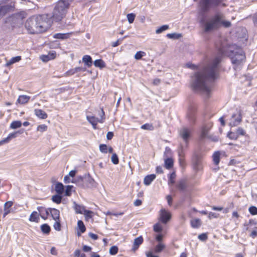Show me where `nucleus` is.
<instances>
[{
  "label": "nucleus",
  "instance_id": "obj_5",
  "mask_svg": "<svg viewBox=\"0 0 257 257\" xmlns=\"http://www.w3.org/2000/svg\"><path fill=\"white\" fill-rule=\"evenodd\" d=\"M68 8V3H65L63 1H59L53 11V20L56 22L61 21L65 16Z\"/></svg>",
  "mask_w": 257,
  "mask_h": 257
},
{
  "label": "nucleus",
  "instance_id": "obj_64",
  "mask_svg": "<svg viewBox=\"0 0 257 257\" xmlns=\"http://www.w3.org/2000/svg\"><path fill=\"white\" fill-rule=\"evenodd\" d=\"M89 236L94 240H96L98 238L97 235L91 232L89 233Z\"/></svg>",
  "mask_w": 257,
  "mask_h": 257
},
{
  "label": "nucleus",
  "instance_id": "obj_50",
  "mask_svg": "<svg viewBox=\"0 0 257 257\" xmlns=\"http://www.w3.org/2000/svg\"><path fill=\"white\" fill-rule=\"evenodd\" d=\"M100 151L103 153H107V146L105 144H101L99 146Z\"/></svg>",
  "mask_w": 257,
  "mask_h": 257
},
{
  "label": "nucleus",
  "instance_id": "obj_3",
  "mask_svg": "<svg viewBox=\"0 0 257 257\" xmlns=\"http://www.w3.org/2000/svg\"><path fill=\"white\" fill-rule=\"evenodd\" d=\"M220 53L222 55H227L231 58L235 70L240 69V66L245 59V56L242 50L236 45L229 46L226 50L221 48L220 50Z\"/></svg>",
  "mask_w": 257,
  "mask_h": 257
},
{
  "label": "nucleus",
  "instance_id": "obj_29",
  "mask_svg": "<svg viewBox=\"0 0 257 257\" xmlns=\"http://www.w3.org/2000/svg\"><path fill=\"white\" fill-rule=\"evenodd\" d=\"M55 191L59 194H61L64 191V186L61 183H57L55 185Z\"/></svg>",
  "mask_w": 257,
  "mask_h": 257
},
{
  "label": "nucleus",
  "instance_id": "obj_6",
  "mask_svg": "<svg viewBox=\"0 0 257 257\" xmlns=\"http://www.w3.org/2000/svg\"><path fill=\"white\" fill-rule=\"evenodd\" d=\"M223 0H200L199 2L200 11L202 13H205L211 8L218 6Z\"/></svg>",
  "mask_w": 257,
  "mask_h": 257
},
{
  "label": "nucleus",
  "instance_id": "obj_20",
  "mask_svg": "<svg viewBox=\"0 0 257 257\" xmlns=\"http://www.w3.org/2000/svg\"><path fill=\"white\" fill-rule=\"evenodd\" d=\"M156 175L155 174H151L146 176L144 179V183L145 185L148 186L155 179Z\"/></svg>",
  "mask_w": 257,
  "mask_h": 257
},
{
  "label": "nucleus",
  "instance_id": "obj_62",
  "mask_svg": "<svg viewBox=\"0 0 257 257\" xmlns=\"http://www.w3.org/2000/svg\"><path fill=\"white\" fill-rule=\"evenodd\" d=\"M113 136V133L112 132H109L107 133L106 138H107V140H110L112 139Z\"/></svg>",
  "mask_w": 257,
  "mask_h": 257
},
{
  "label": "nucleus",
  "instance_id": "obj_17",
  "mask_svg": "<svg viewBox=\"0 0 257 257\" xmlns=\"http://www.w3.org/2000/svg\"><path fill=\"white\" fill-rule=\"evenodd\" d=\"M29 220L31 222H39L40 220L39 212L35 211H33L30 216Z\"/></svg>",
  "mask_w": 257,
  "mask_h": 257
},
{
  "label": "nucleus",
  "instance_id": "obj_57",
  "mask_svg": "<svg viewBox=\"0 0 257 257\" xmlns=\"http://www.w3.org/2000/svg\"><path fill=\"white\" fill-rule=\"evenodd\" d=\"M198 238L202 241L206 240L207 238V235L206 233H201L198 235Z\"/></svg>",
  "mask_w": 257,
  "mask_h": 257
},
{
  "label": "nucleus",
  "instance_id": "obj_49",
  "mask_svg": "<svg viewBox=\"0 0 257 257\" xmlns=\"http://www.w3.org/2000/svg\"><path fill=\"white\" fill-rule=\"evenodd\" d=\"M127 36H124L123 38H121V39H118L115 42H113L111 43V46L112 47H117V46H118L120 43L121 42V41L125 38H126Z\"/></svg>",
  "mask_w": 257,
  "mask_h": 257
},
{
  "label": "nucleus",
  "instance_id": "obj_60",
  "mask_svg": "<svg viewBox=\"0 0 257 257\" xmlns=\"http://www.w3.org/2000/svg\"><path fill=\"white\" fill-rule=\"evenodd\" d=\"M13 205V202L12 201H8L5 203L4 205V208H6L9 209Z\"/></svg>",
  "mask_w": 257,
  "mask_h": 257
},
{
  "label": "nucleus",
  "instance_id": "obj_23",
  "mask_svg": "<svg viewBox=\"0 0 257 257\" xmlns=\"http://www.w3.org/2000/svg\"><path fill=\"white\" fill-rule=\"evenodd\" d=\"M17 132L10 134L6 138L4 139L0 142V144H2L8 143L11 139L15 138L17 137Z\"/></svg>",
  "mask_w": 257,
  "mask_h": 257
},
{
  "label": "nucleus",
  "instance_id": "obj_37",
  "mask_svg": "<svg viewBox=\"0 0 257 257\" xmlns=\"http://www.w3.org/2000/svg\"><path fill=\"white\" fill-rule=\"evenodd\" d=\"M165 248V245L162 243H159L155 248V252L156 253L160 252Z\"/></svg>",
  "mask_w": 257,
  "mask_h": 257
},
{
  "label": "nucleus",
  "instance_id": "obj_22",
  "mask_svg": "<svg viewBox=\"0 0 257 257\" xmlns=\"http://www.w3.org/2000/svg\"><path fill=\"white\" fill-rule=\"evenodd\" d=\"M30 99V96L26 95H22L19 97L17 101L21 104H25L29 101Z\"/></svg>",
  "mask_w": 257,
  "mask_h": 257
},
{
  "label": "nucleus",
  "instance_id": "obj_13",
  "mask_svg": "<svg viewBox=\"0 0 257 257\" xmlns=\"http://www.w3.org/2000/svg\"><path fill=\"white\" fill-rule=\"evenodd\" d=\"M14 6L11 5H5L0 7V17L4 16L8 12L13 11Z\"/></svg>",
  "mask_w": 257,
  "mask_h": 257
},
{
  "label": "nucleus",
  "instance_id": "obj_1",
  "mask_svg": "<svg viewBox=\"0 0 257 257\" xmlns=\"http://www.w3.org/2000/svg\"><path fill=\"white\" fill-rule=\"evenodd\" d=\"M220 61L221 56H216L191 76L190 85L193 90L209 96L211 83L219 76Z\"/></svg>",
  "mask_w": 257,
  "mask_h": 257
},
{
  "label": "nucleus",
  "instance_id": "obj_40",
  "mask_svg": "<svg viewBox=\"0 0 257 257\" xmlns=\"http://www.w3.org/2000/svg\"><path fill=\"white\" fill-rule=\"evenodd\" d=\"M128 22L130 24H132L134 22L136 15L133 13L128 14L126 16Z\"/></svg>",
  "mask_w": 257,
  "mask_h": 257
},
{
  "label": "nucleus",
  "instance_id": "obj_32",
  "mask_svg": "<svg viewBox=\"0 0 257 257\" xmlns=\"http://www.w3.org/2000/svg\"><path fill=\"white\" fill-rule=\"evenodd\" d=\"M93 212L90 210H86L83 214L84 215L85 220L89 221L90 219H91L93 215Z\"/></svg>",
  "mask_w": 257,
  "mask_h": 257
},
{
  "label": "nucleus",
  "instance_id": "obj_24",
  "mask_svg": "<svg viewBox=\"0 0 257 257\" xmlns=\"http://www.w3.org/2000/svg\"><path fill=\"white\" fill-rule=\"evenodd\" d=\"M143 238L142 236H139L135 238L134 242L133 249L134 250L137 249L138 248L139 246L143 243Z\"/></svg>",
  "mask_w": 257,
  "mask_h": 257
},
{
  "label": "nucleus",
  "instance_id": "obj_51",
  "mask_svg": "<svg viewBox=\"0 0 257 257\" xmlns=\"http://www.w3.org/2000/svg\"><path fill=\"white\" fill-rule=\"evenodd\" d=\"M162 230V227L159 223H156L154 225V230L157 232H160Z\"/></svg>",
  "mask_w": 257,
  "mask_h": 257
},
{
  "label": "nucleus",
  "instance_id": "obj_35",
  "mask_svg": "<svg viewBox=\"0 0 257 257\" xmlns=\"http://www.w3.org/2000/svg\"><path fill=\"white\" fill-rule=\"evenodd\" d=\"M62 198V196L59 194L55 195L52 196V200L54 202L57 204H60L61 202Z\"/></svg>",
  "mask_w": 257,
  "mask_h": 257
},
{
  "label": "nucleus",
  "instance_id": "obj_25",
  "mask_svg": "<svg viewBox=\"0 0 257 257\" xmlns=\"http://www.w3.org/2000/svg\"><path fill=\"white\" fill-rule=\"evenodd\" d=\"M21 60V56H16L12 58L9 60H7V63L6 64V66H9L16 62H18Z\"/></svg>",
  "mask_w": 257,
  "mask_h": 257
},
{
  "label": "nucleus",
  "instance_id": "obj_47",
  "mask_svg": "<svg viewBox=\"0 0 257 257\" xmlns=\"http://www.w3.org/2000/svg\"><path fill=\"white\" fill-rule=\"evenodd\" d=\"M235 133L238 135V137H239V136H243L245 135V131L241 127H238L236 129Z\"/></svg>",
  "mask_w": 257,
  "mask_h": 257
},
{
  "label": "nucleus",
  "instance_id": "obj_43",
  "mask_svg": "<svg viewBox=\"0 0 257 257\" xmlns=\"http://www.w3.org/2000/svg\"><path fill=\"white\" fill-rule=\"evenodd\" d=\"M227 137L231 140L237 139L238 135L235 132H230L228 133Z\"/></svg>",
  "mask_w": 257,
  "mask_h": 257
},
{
  "label": "nucleus",
  "instance_id": "obj_7",
  "mask_svg": "<svg viewBox=\"0 0 257 257\" xmlns=\"http://www.w3.org/2000/svg\"><path fill=\"white\" fill-rule=\"evenodd\" d=\"M73 183H77L78 185L83 187L93 188L96 187V183L94 180L90 176L83 178L81 176L77 177V179H74Z\"/></svg>",
  "mask_w": 257,
  "mask_h": 257
},
{
  "label": "nucleus",
  "instance_id": "obj_53",
  "mask_svg": "<svg viewBox=\"0 0 257 257\" xmlns=\"http://www.w3.org/2000/svg\"><path fill=\"white\" fill-rule=\"evenodd\" d=\"M47 126L45 124H41L38 126L37 127V131L43 132L47 130Z\"/></svg>",
  "mask_w": 257,
  "mask_h": 257
},
{
  "label": "nucleus",
  "instance_id": "obj_15",
  "mask_svg": "<svg viewBox=\"0 0 257 257\" xmlns=\"http://www.w3.org/2000/svg\"><path fill=\"white\" fill-rule=\"evenodd\" d=\"M35 114L39 118L44 119L47 118V114L43 110L40 109H35L34 110Z\"/></svg>",
  "mask_w": 257,
  "mask_h": 257
},
{
  "label": "nucleus",
  "instance_id": "obj_61",
  "mask_svg": "<svg viewBox=\"0 0 257 257\" xmlns=\"http://www.w3.org/2000/svg\"><path fill=\"white\" fill-rule=\"evenodd\" d=\"M257 235V229L256 228L253 230H252L250 234V236H251L252 238H254Z\"/></svg>",
  "mask_w": 257,
  "mask_h": 257
},
{
  "label": "nucleus",
  "instance_id": "obj_2",
  "mask_svg": "<svg viewBox=\"0 0 257 257\" xmlns=\"http://www.w3.org/2000/svg\"><path fill=\"white\" fill-rule=\"evenodd\" d=\"M25 27L31 34L40 33L46 31L48 28L46 16L39 15L30 17L26 22Z\"/></svg>",
  "mask_w": 257,
  "mask_h": 257
},
{
  "label": "nucleus",
  "instance_id": "obj_55",
  "mask_svg": "<svg viewBox=\"0 0 257 257\" xmlns=\"http://www.w3.org/2000/svg\"><path fill=\"white\" fill-rule=\"evenodd\" d=\"M41 60L43 62H48L49 61V60H52L49 57V56L48 55V54L47 55H42L40 57Z\"/></svg>",
  "mask_w": 257,
  "mask_h": 257
},
{
  "label": "nucleus",
  "instance_id": "obj_14",
  "mask_svg": "<svg viewBox=\"0 0 257 257\" xmlns=\"http://www.w3.org/2000/svg\"><path fill=\"white\" fill-rule=\"evenodd\" d=\"M50 214L54 220L60 219V211L59 210L54 208H50Z\"/></svg>",
  "mask_w": 257,
  "mask_h": 257
},
{
  "label": "nucleus",
  "instance_id": "obj_41",
  "mask_svg": "<svg viewBox=\"0 0 257 257\" xmlns=\"http://www.w3.org/2000/svg\"><path fill=\"white\" fill-rule=\"evenodd\" d=\"M55 222L53 224L54 228L57 231H60L61 230V223H60V219L55 220Z\"/></svg>",
  "mask_w": 257,
  "mask_h": 257
},
{
  "label": "nucleus",
  "instance_id": "obj_42",
  "mask_svg": "<svg viewBox=\"0 0 257 257\" xmlns=\"http://www.w3.org/2000/svg\"><path fill=\"white\" fill-rule=\"evenodd\" d=\"M146 55V53L144 52L143 51H138L137 52L135 55V58L136 60H140L141 59L143 56Z\"/></svg>",
  "mask_w": 257,
  "mask_h": 257
},
{
  "label": "nucleus",
  "instance_id": "obj_52",
  "mask_svg": "<svg viewBox=\"0 0 257 257\" xmlns=\"http://www.w3.org/2000/svg\"><path fill=\"white\" fill-rule=\"evenodd\" d=\"M248 210L249 213L253 215L257 214V208L255 206L250 207Z\"/></svg>",
  "mask_w": 257,
  "mask_h": 257
},
{
  "label": "nucleus",
  "instance_id": "obj_58",
  "mask_svg": "<svg viewBox=\"0 0 257 257\" xmlns=\"http://www.w3.org/2000/svg\"><path fill=\"white\" fill-rule=\"evenodd\" d=\"M208 217L210 219L213 218H217L218 217V214L210 212L208 213Z\"/></svg>",
  "mask_w": 257,
  "mask_h": 257
},
{
  "label": "nucleus",
  "instance_id": "obj_38",
  "mask_svg": "<svg viewBox=\"0 0 257 257\" xmlns=\"http://www.w3.org/2000/svg\"><path fill=\"white\" fill-rule=\"evenodd\" d=\"M176 178V174L175 172L172 173L169 177L168 184L169 185H173L175 183V179Z\"/></svg>",
  "mask_w": 257,
  "mask_h": 257
},
{
  "label": "nucleus",
  "instance_id": "obj_36",
  "mask_svg": "<svg viewBox=\"0 0 257 257\" xmlns=\"http://www.w3.org/2000/svg\"><path fill=\"white\" fill-rule=\"evenodd\" d=\"M169 28V27L167 25H163L156 30V33L158 34H161L163 32L168 30Z\"/></svg>",
  "mask_w": 257,
  "mask_h": 257
},
{
  "label": "nucleus",
  "instance_id": "obj_44",
  "mask_svg": "<svg viewBox=\"0 0 257 257\" xmlns=\"http://www.w3.org/2000/svg\"><path fill=\"white\" fill-rule=\"evenodd\" d=\"M111 160L112 163L115 165L118 164L119 163L118 158L115 153L112 154L111 158Z\"/></svg>",
  "mask_w": 257,
  "mask_h": 257
},
{
  "label": "nucleus",
  "instance_id": "obj_10",
  "mask_svg": "<svg viewBox=\"0 0 257 257\" xmlns=\"http://www.w3.org/2000/svg\"><path fill=\"white\" fill-rule=\"evenodd\" d=\"M37 209L39 212V216L44 220H46L50 215V208H46L43 206H38Z\"/></svg>",
  "mask_w": 257,
  "mask_h": 257
},
{
  "label": "nucleus",
  "instance_id": "obj_21",
  "mask_svg": "<svg viewBox=\"0 0 257 257\" xmlns=\"http://www.w3.org/2000/svg\"><path fill=\"white\" fill-rule=\"evenodd\" d=\"M70 33H57L53 35V37L55 39L64 40L68 38Z\"/></svg>",
  "mask_w": 257,
  "mask_h": 257
},
{
  "label": "nucleus",
  "instance_id": "obj_4",
  "mask_svg": "<svg viewBox=\"0 0 257 257\" xmlns=\"http://www.w3.org/2000/svg\"><path fill=\"white\" fill-rule=\"evenodd\" d=\"M231 26V23L225 20L224 15L220 12H217L209 18L204 25L205 32H209L217 30L221 27L229 28Z\"/></svg>",
  "mask_w": 257,
  "mask_h": 257
},
{
  "label": "nucleus",
  "instance_id": "obj_34",
  "mask_svg": "<svg viewBox=\"0 0 257 257\" xmlns=\"http://www.w3.org/2000/svg\"><path fill=\"white\" fill-rule=\"evenodd\" d=\"M77 226L81 233H83L86 230L85 226L82 220H78L77 222Z\"/></svg>",
  "mask_w": 257,
  "mask_h": 257
},
{
  "label": "nucleus",
  "instance_id": "obj_48",
  "mask_svg": "<svg viewBox=\"0 0 257 257\" xmlns=\"http://www.w3.org/2000/svg\"><path fill=\"white\" fill-rule=\"evenodd\" d=\"M141 128L143 130L152 131L154 129V127L152 124L146 123L141 126Z\"/></svg>",
  "mask_w": 257,
  "mask_h": 257
},
{
  "label": "nucleus",
  "instance_id": "obj_28",
  "mask_svg": "<svg viewBox=\"0 0 257 257\" xmlns=\"http://www.w3.org/2000/svg\"><path fill=\"white\" fill-rule=\"evenodd\" d=\"M173 166V160L172 158H168L165 159V167L170 169Z\"/></svg>",
  "mask_w": 257,
  "mask_h": 257
},
{
  "label": "nucleus",
  "instance_id": "obj_46",
  "mask_svg": "<svg viewBox=\"0 0 257 257\" xmlns=\"http://www.w3.org/2000/svg\"><path fill=\"white\" fill-rule=\"evenodd\" d=\"M118 247L116 246H112L109 249V253L111 255H115L118 252Z\"/></svg>",
  "mask_w": 257,
  "mask_h": 257
},
{
  "label": "nucleus",
  "instance_id": "obj_30",
  "mask_svg": "<svg viewBox=\"0 0 257 257\" xmlns=\"http://www.w3.org/2000/svg\"><path fill=\"white\" fill-rule=\"evenodd\" d=\"M201 223L199 219H194L191 220V225L193 228H198Z\"/></svg>",
  "mask_w": 257,
  "mask_h": 257
},
{
  "label": "nucleus",
  "instance_id": "obj_11",
  "mask_svg": "<svg viewBox=\"0 0 257 257\" xmlns=\"http://www.w3.org/2000/svg\"><path fill=\"white\" fill-rule=\"evenodd\" d=\"M171 215L170 212L165 209H162L160 211V220L161 222L166 224L171 218Z\"/></svg>",
  "mask_w": 257,
  "mask_h": 257
},
{
  "label": "nucleus",
  "instance_id": "obj_18",
  "mask_svg": "<svg viewBox=\"0 0 257 257\" xmlns=\"http://www.w3.org/2000/svg\"><path fill=\"white\" fill-rule=\"evenodd\" d=\"M211 127V124L206 125L202 127L201 133V139H204L208 137V133Z\"/></svg>",
  "mask_w": 257,
  "mask_h": 257
},
{
  "label": "nucleus",
  "instance_id": "obj_33",
  "mask_svg": "<svg viewBox=\"0 0 257 257\" xmlns=\"http://www.w3.org/2000/svg\"><path fill=\"white\" fill-rule=\"evenodd\" d=\"M22 124L21 121H14L11 123L10 127L12 129H16L22 126Z\"/></svg>",
  "mask_w": 257,
  "mask_h": 257
},
{
  "label": "nucleus",
  "instance_id": "obj_19",
  "mask_svg": "<svg viewBox=\"0 0 257 257\" xmlns=\"http://www.w3.org/2000/svg\"><path fill=\"white\" fill-rule=\"evenodd\" d=\"M82 62L88 67H90L93 64L92 58L89 55H85L82 57Z\"/></svg>",
  "mask_w": 257,
  "mask_h": 257
},
{
  "label": "nucleus",
  "instance_id": "obj_16",
  "mask_svg": "<svg viewBox=\"0 0 257 257\" xmlns=\"http://www.w3.org/2000/svg\"><path fill=\"white\" fill-rule=\"evenodd\" d=\"M73 207L76 213L83 214L86 210L85 206L77 204L75 202L73 203Z\"/></svg>",
  "mask_w": 257,
  "mask_h": 257
},
{
  "label": "nucleus",
  "instance_id": "obj_54",
  "mask_svg": "<svg viewBox=\"0 0 257 257\" xmlns=\"http://www.w3.org/2000/svg\"><path fill=\"white\" fill-rule=\"evenodd\" d=\"M73 188V186L68 185L67 186L66 190H65V195L66 196H70L71 194L72 189Z\"/></svg>",
  "mask_w": 257,
  "mask_h": 257
},
{
  "label": "nucleus",
  "instance_id": "obj_63",
  "mask_svg": "<svg viewBox=\"0 0 257 257\" xmlns=\"http://www.w3.org/2000/svg\"><path fill=\"white\" fill-rule=\"evenodd\" d=\"M83 250L85 252H88L91 250V247L90 246L85 245L83 246Z\"/></svg>",
  "mask_w": 257,
  "mask_h": 257
},
{
  "label": "nucleus",
  "instance_id": "obj_9",
  "mask_svg": "<svg viewBox=\"0 0 257 257\" xmlns=\"http://www.w3.org/2000/svg\"><path fill=\"white\" fill-rule=\"evenodd\" d=\"M242 120L241 112L240 110H237L231 115L229 120V125L231 127L237 126Z\"/></svg>",
  "mask_w": 257,
  "mask_h": 257
},
{
  "label": "nucleus",
  "instance_id": "obj_31",
  "mask_svg": "<svg viewBox=\"0 0 257 257\" xmlns=\"http://www.w3.org/2000/svg\"><path fill=\"white\" fill-rule=\"evenodd\" d=\"M42 231L45 234H49L51 230V228L47 224H43L41 226Z\"/></svg>",
  "mask_w": 257,
  "mask_h": 257
},
{
  "label": "nucleus",
  "instance_id": "obj_39",
  "mask_svg": "<svg viewBox=\"0 0 257 257\" xmlns=\"http://www.w3.org/2000/svg\"><path fill=\"white\" fill-rule=\"evenodd\" d=\"M167 37L169 39H179L181 37V35L177 33L168 34Z\"/></svg>",
  "mask_w": 257,
  "mask_h": 257
},
{
  "label": "nucleus",
  "instance_id": "obj_8",
  "mask_svg": "<svg viewBox=\"0 0 257 257\" xmlns=\"http://www.w3.org/2000/svg\"><path fill=\"white\" fill-rule=\"evenodd\" d=\"M104 112L103 109L101 108L100 113V118H98L94 116L87 115L86 116L87 120L92 125L94 129L96 128V125L98 122L103 123L104 121Z\"/></svg>",
  "mask_w": 257,
  "mask_h": 257
},
{
  "label": "nucleus",
  "instance_id": "obj_27",
  "mask_svg": "<svg viewBox=\"0 0 257 257\" xmlns=\"http://www.w3.org/2000/svg\"><path fill=\"white\" fill-rule=\"evenodd\" d=\"M220 153L219 152H215L213 156V161L214 162V164L216 165H218L220 162Z\"/></svg>",
  "mask_w": 257,
  "mask_h": 257
},
{
  "label": "nucleus",
  "instance_id": "obj_56",
  "mask_svg": "<svg viewBox=\"0 0 257 257\" xmlns=\"http://www.w3.org/2000/svg\"><path fill=\"white\" fill-rule=\"evenodd\" d=\"M76 73V72L74 69H70L67 71L64 74L65 76H70Z\"/></svg>",
  "mask_w": 257,
  "mask_h": 257
},
{
  "label": "nucleus",
  "instance_id": "obj_45",
  "mask_svg": "<svg viewBox=\"0 0 257 257\" xmlns=\"http://www.w3.org/2000/svg\"><path fill=\"white\" fill-rule=\"evenodd\" d=\"M177 188L181 190H183L186 188V184L185 182L183 180H181L179 181V182L178 183L177 185Z\"/></svg>",
  "mask_w": 257,
  "mask_h": 257
},
{
  "label": "nucleus",
  "instance_id": "obj_12",
  "mask_svg": "<svg viewBox=\"0 0 257 257\" xmlns=\"http://www.w3.org/2000/svg\"><path fill=\"white\" fill-rule=\"evenodd\" d=\"M191 131L190 129L183 127L180 130L179 134L180 137L183 139V140L187 142L190 136Z\"/></svg>",
  "mask_w": 257,
  "mask_h": 257
},
{
  "label": "nucleus",
  "instance_id": "obj_26",
  "mask_svg": "<svg viewBox=\"0 0 257 257\" xmlns=\"http://www.w3.org/2000/svg\"><path fill=\"white\" fill-rule=\"evenodd\" d=\"M93 64L95 67L99 68L100 69H102L105 67V62L101 59L95 60Z\"/></svg>",
  "mask_w": 257,
  "mask_h": 257
},
{
  "label": "nucleus",
  "instance_id": "obj_59",
  "mask_svg": "<svg viewBox=\"0 0 257 257\" xmlns=\"http://www.w3.org/2000/svg\"><path fill=\"white\" fill-rule=\"evenodd\" d=\"M48 54L50 58L52 60L54 59L56 57V52L54 51H50Z\"/></svg>",
  "mask_w": 257,
  "mask_h": 257
}]
</instances>
